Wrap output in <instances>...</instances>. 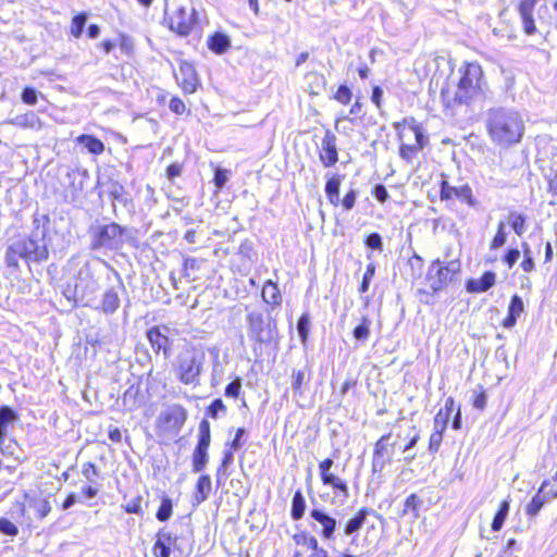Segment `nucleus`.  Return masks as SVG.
<instances>
[{"instance_id": "obj_1", "label": "nucleus", "mask_w": 557, "mask_h": 557, "mask_svg": "<svg viewBox=\"0 0 557 557\" xmlns=\"http://www.w3.org/2000/svg\"><path fill=\"white\" fill-rule=\"evenodd\" d=\"M486 127L493 143L510 147L521 141L524 122L521 114L511 108H493L487 112Z\"/></svg>"}, {"instance_id": "obj_2", "label": "nucleus", "mask_w": 557, "mask_h": 557, "mask_svg": "<svg viewBox=\"0 0 557 557\" xmlns=\"http://www.w3.org/2000/svg\"><path fill=\"white\" fill-rule=\"evenodd\" d=\"M134 228L122 226L107 219L95 220L87 231L89 249L92 251H116L134 239Z\"/></svg>"}, {"instance_id": "obj_3", "label": "nucleus", "mask_w": 557, "mask_h": 557, "mask_svg": "<svg viewBox=\"0 0 557 557\" xmlns=\"http://www.w3.org/2000/svg\"><path fill=\"white\" fill-rule=\"evenodd\" d=\"M460 78L455 90H442L447 106H469L483 91V70L478 63H467L459 70Z\"/></svg>"}, {"instance_id": "obj_4", "label": "nucleus", "mask_w": 557, "mask_h": 557, "mask_svg": "<svg viewBox=\"0 0 557 557\" xmlns=\"http://www.w3.org/2000/svg\"><path fill=\"white\" fill-rule=\"evenodd\" d=\"M206 363V352L201 346L185 345L171 362L175 379L184 384L197 386Z\"/></svg>"}, {"instance_id": "obj_5", "label": "nucleus", "mask_w": 557, "mask_h": 557, "mask_svg": "<svg viewBox=\"0 0 557 557\" xmlns=\"http://www.w3.org/2000/svg\"><path fill=\"white\" fill-rule=\"evenodd\" d=\"M246 322L248 337L255 343L253 352L256 357L261 356V351H258V349H260L262 345H274L277 347V321L270 313L264 315L260 311H251L247 314Z\"/></svg>"}, {"instance_id": "obj_6", "label": "nucleus", "mask_w": 557, "mask_h": 557, "mask_svg": "<svg viewBox=\"0 0 557 557\" xmlns=\"http://www.w3.org/2000/svg\"><path fill=\"white\" fill-rule=\"evenodd\" d=\"M98 261L108 271L106 275L108 285L100 298L98 300L96 299L91 308L109 317L117 312L122 304L121 294L126 295L127 290L119 271L106 260L99 259Z\"/></svg>"}, {"instance_id": "obj_7", "label": "nucleus", "mask_w": 557, "mask_h": 557, "mask_svg": "<svg viewBox=\"0 0 557 557\" xmlns=\"http://www.w3.org/2000/svg\"><path fill=\"white\" fill-rule=\"evenodd\" d=\"M164 22L170 30L186 37L197 22V11L189 0H172L171 3H165Z\"/></svg>"}, {"instance_id": "obj_8", "label": "nucleus", "mask_w": 557, "mask_h": 557, "mask_svg": "<svg viewBox=\"0 0 557 557\" xmlns=\"http://www.w3.org/2000/svg\"><path fill=\"white\" fill-rule=\"evenodd\" d=\"M460 272L461 262L458 258L448 261H442L440 258L434 259L430 263L425 275L432 294H438L457 281Z\"/></svg>"}, {"instance_id": "obj_9", "label": "nucleus", "mask_w": 557, "mask_h": 557, "mask_svg": "<svg viewBox=\"0 0 557 557\" xmlns=\"http://www.w3.org/2000/svg\"><path fill=\"white\" fill-rule=\"evenodd\" d=\"M49 222L50 220L48 215L35 218V230L32 232V235L26 239H21L22 245H24L27 248L25 252L27 264L29 262L41 263L48 260L49 250L47 247V243L45 240L47 235V227L45 223Z\"/></svg>"}, {"instance_id": "obj_10", "label": "nucleus", "mask_w": 557, "mask_h": 557, "mask_svg": "<svg viewBox=\"0 0 557 557\" xmlns=\"http://www.w3.org/2000/svg\"><path fill=\"white\" fill-rule=\"evenodd\" d=\"M101 275V269L90 262L84 263L78 270L76 281H79L81 302L84 306L91 307L96 301V292L99 288L98 278Z\"/></svg>"}, {"instance_id": "obj_11", "label": "nucleus", "mask_w": 557, "mask_h": 557, "mask_svg": "<svg viewBox=\"0 0 557 557\" xmlns=\"http://www.w3.org/2000/svg\"><path fill=\"white\" fill-rule=\"evenodd\" d=\"M198 441L191 456L193 472L199 473L209 462L208 449L211 443L210 423L202 419L198 428Z\"/></svg>"}, {"instance_id": "obj_12", "label": "nucleus", "mask_w": 557, "mask_h": 557, "mask_svg": "<svg viewBox=\"0 0 557 557\" xmlns=\"http://www.w3.org/2000/svg\"><path fill=\"white\" fill-rule=\"evenodd\" d=\"M392 433L382 435L374 444L372 456V472L381 473L387 463L392 462L395 443L391 442Z\"/></svg>"}, {"instance_id": "obj_13", "label": "nucleus", "mask_w": 557, "mask_h": 557, "mask_svg": "<svg viewBox=\"0 0 557 557\" xmlns=\"http://www.w3.org/2000/svg\"><path fill=\"white\" fill-rule=\"evenodd\" d=\"M333 466L334 460L332 458H325L319 463L321 481L323 485L331 486L336 496L342 497V500H345L349 496L348 485L344 480L331 471Z\"/></svg>"}, {"instance_id": "obj_14", "label": "nucleus", "mask_w": 557, "mask_h": 557, "mask_svg": "<svg viewBox=\"0 0 557 557\" xmlns=\"http://www.w3.org/2000/svg\"><path fill=\"white\" fill-rule=\"evenodd\" d=\"M170 329L166 325H154L147 330L146 337L154 354H163L165 359L172 355L173 341L169 337Z\"/></svg>"}, {"instance_id": "obj_15", "label": "nucleus", "mask_w": 557, "mask_h": 557, "mask_svg": "<svg viewBox=\"0 0 557 557\" xmlns=\"http://www.w3.org/2000/svg\"><path fill=\"white\" fill-rule=\"evenodd\" d=\"M310 517L321 525L320 535L326 540H333L338 522L335 517L331 516L324 509L313 508L310 511Z\"/></svg>"}, {"instance_id": "obj_16", "label": "nucleus", "mask_w": 557, "mask_h": 557, "mask_svg": "<svg viewBox=\"0 0 557 557\" xmlns=\"http://www.w3.org/2000/svg\"><path fill=\"white\" fill-rule=\"evenodd\" d=\"M336 140V136L327 129L321 141L319 152V158L325 168H331L338 161Z\"/></svg>"}, {"instance_id": "obj_17", "label": "nucleus", "mask_w": 557, "mask_h": 557, "mask_svg": "<svg viewBox=\"0 0 557 557\" xmlns=\"http://www.w3.org/2000/svg\"><path fill=\"white\" fill-rule=\"evenodd\" d=\"M440 194L442 200H449L453 197H456L461 201H466L469 206H474L475 203V200L472 195V189L468 185L455 187L449 185V183L446 180H443L441 182Z\"/></svg>"}, {"instance_id": "obj_18", "label": "nucleus", "mask_w": 557, "mask_h": 557, "mask_svg": "<svg viewBox=\"0 0 557 557\" xmlns=\"http://www.w3.org/2000/svg\"><path fill=\"white\" fill-rule=\"evenodd\" d=\"M66 177L71 199L75 200L84 190L85 184L89 180V172L86 169H71L66 172Z\"/></svg>"}, {"instance_id": "obj_19", "label": "nucleus", "mask_w": 557, "mask_h": 557, "mask_svg": "<svg viewBox=\"0 0 557 557\" xmlns=\"http://www.w3.org/2000/svg\"><path fill=\"white\" fill-rule=\"evenodd\" d=\"M374 510L371 508H361L357 511V513L350 518L343 528V533L346 536H351L350 546L355 545L356 543V535L361 530V528L364 525L367 518L369 515L373 513Z\"/></svg>"}, {"instance_id": "obj_20", "label": "nucleus", "mask_w": 557, "mask_h": 557, "mask_svg": "<svg viewBox=\"0 0 557 557\" xmlns=\"http://www.w3.org/2000/svg\"><path fill=\"white\" fill-rule=\"evenodd\" d=\"M178 540L180 537L176 535H173L165 529H161L157 534V541L153 546V554L156 557H169L172 546H175V543H177Z\"/></svg>"}, {"instance_id": "obj_21", "label": "nucleus", "mask_w": 557, "mask_h": 557, "mask_svg": "<svg viewBox=\"0 0 557 557\" xmlns=\"http://www.w3.org/2000/svg\"><path fill=\"white\" fill-rule=\"evenodd\" d=\"M496 283V274L493 271L484 272L480 278H470L466 282L468 293H484Z\"/></svg>"}, {"instance_id": "obj_22", "label": "nucleus", "mask_w": 557, "mask_h": 557, "mask_svg": "<svg viewBox=\"0 0 557 557\" xmlns=\"http://www.w3.org/2000/svg\"><path fill=\"white\" fill-rule=\"evenodd\" d=\"M523 311H524L523 300L519 295L515 294L510 298L507 317L504 319V321L502 323L503 326L505 329H512L516 325L518 318L521 315V313Z\"/></svg>"}, {"instance_id": "obj_23", "label": "nucleus", "mask_w": 557, "mask_h": 557, "mask_svg": "<svg viewBox=\"0 0 557 557\" xmlns=\"http://www.w3.org/2000/svg\"><path fill=\"white\" fill-rule=\"evenodd\" d=\"M26 247L22 245V240H16L13 244H11L5 251V264L9 268H13L15 270L20 269L18 261L20 259L24 260L26 262Z\"/></svg>"}, {"instance_id": "obj_24", "label": "nucleus", "mask_w": 557, "mask_h": 557, "mask_svg": "<svg viewBox=\"0 0 557 557\" xmlns=\"http://www.w3.org/2000/svg\"><path fill=\"white\" fill-rule=\"evenodd\" d=\"M212 481L209 474H201L196 483V490L193 497V505L198 506L205 503L211 493Z\"/></svg>"}, {"instance_id": "obj_25", "label": "nucleus", "mask_w": 557, "mask_h": 557, "mask_svg": "<svg viewBox=\"0 0 557 557\" xmlns=\"http://www.w3.org/2000/svg\"><path fill=\"white\" fill-rule=\"evenodd\" d=\"M454 409L455 399L449 396L445 399L444 407L438 410L434 418V429L445 431Z\"/></svg>"}, {"instance_id": "obj_26", "label": "nucleus", "mask_w": 557, "mask_h": 557, "mask_svg": "<svg viewBox=\"0 0 557 557\" xmlns=\"http://www.w3.org/2000/svg\"><path fill=\"white\" fill-rule=\"evenodd\" d=\"M547 485V482L544 481L539 490V492L532 497L530 503L525 507V513L529 517H536L544 505L549 500L547 494H544V490Z\"/></svg>"}, {"instance_id": "obj_27", "label": "nucleus", "mask_w": 557, "mask_h": 557, "mask_svg": "<svg viewBox=\"0 0 557 557\" xmlns=\"http://www.w3.org/2000/svg\"><path fill=\"white\" fill-rule=\"evenodd\" d=\"M207 45L208 48L215 54H223L230 49L231 39L226 34L222 32H215L208 38Z\"/></svg>"}, {"instance_id": "obj_28", "label": "nucleus", "mask_w": 557, "mask_h": 557, "mask_svg": "<svg viewBox=\"0 0 557 557\" xmlns=\"http://www.w3.org/2000/svg\"><path fill=\"white\" fill-rule=\"evenodd\" d=\"M342 175L334 174L325 183V196L330 203L333 205L334 207H337L341 202L339 188L342 184Z\"/></svg>"}, {"instance_id": "obj_29", "label": "nucleus", "mask_w": 557, "mask_h": 557, "mask_svg": "<svg viewBox=\"0 0 557 557\" xmlns=\"http://www.w3.org/2000/svg\"><path fill=\"white\" fill-rule=\"evenodd\" d=\"M305 82L307 84V90L309 91L310 95L318 96L326 87L325 76L318 72L307 73L305 76Z\"/></svg>"}, {"instance_id": "obj_30", "label": "nucleus", "mask_w": 557, "mask_h": 557, "mask_svg": "<svg viewBox=\"0 0 557 557\" xmlns=\"http://www.w3.org/2000/svg\"><path fill=\"white\" fill-rule=\"evenodd\" d=\"M76 141L95 156L103 153L106 148L103 141L94 135L82 134L76 138Z\"/></svg>"}, {"instance_id": "obj_31", "label": "nucleus", "mask_w": 557, "mask_h": 557, "mask_svg": "<svg viewBox=\"0 0 557 557\" xmlns=\"http://www.w3.org/2000/svg\"><path fill=\"white\" fill-rule=\"evenodd\" d=\"M0 451L4 456L14 458V460H21L22 449L20 444L14 437H9L8 434L0 437Z\"/></svg>"}, {"instance_id": "obj_32", "label": "nucleus", "mask_w": 557, "mask_h": 557, "mask_svg": "<svg viewBox=\"0 0 557 557\" xmlns=\"http://www.w3.org/2000/svg\"><path fill=\"white\" fill-rule=\"evenodd\" d=\"M424 505V500L418 494L412 493L404 502V509L401 511V517H405L409 513L412 515L414 519L420 517V511Z\"/></svg>"}, {"instance_id": "obj_33", "label": "nucleus", "mask_w": 557, "mask_h": 557, "mask_svg": "<svg viewBox=\"0 0 557 557\" xmlns=\"http://www.w3.org/2000/svg\"><path fill=\"white\" fill-rule=\"evenodd\" d=\"M371 319L368 315H362L360 322L354 327L352 336L358 344L364 345L368 342L371 334Z\"/></svg>"}, {"instance_id": "obj_34", "label": "nucleus", "mask_w": 557, "mask_h": 557, "mask_svg": "<svg viewBox=\"0 0 557 557\" xmlns=\"http://www.w3.org/2000/svg\"><path fill=\"white\" fill-rule=\"evenodd\" d=\"M509 509H510V499L506 498L500 503V505L493 518V521L491 524L492 531L498 532L502 530V528L508 517Z\"/></svg>"}, {"instance_id": "obj_35", "label": "nucleus", "mask_w": 557, "mask_h": 557, "mask_svg": "<svg viewBox=\"0 0 557 557\" xmlns=\"http://www.w3.org/2000/svg\"><path fill=\"white\" fill-rule=\"evenodd\" d=\"M263 300L272 306H278L282 301L280 289L272 281H267L262 288Z\"/></svg>"}, {"instance_id": "obj_36", "label": "nucleus", "mask_w": 557, "mask_h": 557, "mask_svg": "<svg viewBox=\"0 0 557 557\" xmlns=\"http://www.w3.org/2000/svg\"><path fill=\"white\" fill-rule=\"evenodd\" d=\"M181 73L184 76L183 82H182L183 89L189 94L196 91L197 78H196V72H195L194 67L187 63L182 64Z\"/></svg>"}, {"instance_id": "obj_37", "label": "nucleus", "mask_w": 557, "mask_h": 557, "mask_svg": "<svg viewBox=\"0 0 557 557\" xmlns=\"http://www.w3.org/2000/svg\"><path fill=\"white\" fill-rule=\"evenodd\" d=\"M306 511V499L300 490H297L294 493L293 499H292V508H290V517L293 520L298 521L300 520Z\"/></svg>"}, {"instance_id": "obj_38", "label": "nucleus", "mask_w": 557, "mask_h": 557, "mask_svg": "<svg viewBox=\"0 0 557 557\" xmlns=\"http://www.w3.org/2000/svg\"><path fill=\"white\" fill-rule=\"evenodd\" d=\"M108 194L113 201L127 206L131 199L126 197L125 187L117 181H112L108 187Z\"/></svg>"}, {"instance_id": "obj_39", "label": "nucleus", "mask_w": 557, "mask_h": 557, "mask_svg": "<svg viewBox=\"0 0 557 557\" xmlns=\"http://www.w3.org/2000/svg\"><path fill=\"white\" fill-rule=\"evenodd\" d=\"M508 223L518 236H522L527 231V215L517 211H510Z\"/></svg>"}, {"instance_id": "obj_40", "label": "nucleus", "mask_w": 557, "mask_h": 557, "mask_svg": "<svg viewBox=\"0 0 557 557\" xmlns=\"http://www.w3.org/2000/svg\"><path fill=\"white\" fill-rule=\"evenodd\" d=\"M407 437H408V443L403 448V453L407 454L405 456L404 460L409 463L416 458V454H411L410 451L420 440L419 430L414 425L411 426Z\"/></svg>"}, {"instance_id": "obj_41", "label": "nucleus", "mask_w": 557, "mask_h": 557, "mask_svg": "<svg viewBox=\"0 0 557 557\" xmlns=\"http://www.w3.org/2000/svg\"><path fill=\"white\" fill-rule=\"evenodd\" d=\"M407 264L410 269V276L413 281L422 276L424 260L416 251H413L412 256L408 259Z\"/></svg>"}, {"instance_id": "obj_42", "label": "nucleus", "mask_w": 557, "mask_h": 557, "mask_svg": "<svg viewBox=\"0 0 557 557\" xmlns=\"http://www.w3.org/2000/svg\"><path fill=\"white\" fill-rule=\"evenodd\" d=\"M311 318L308 311L304 312L297 321V332L301 344H306L309 337Z\"/></svg>"}, {"instance_id": "obj_43", "label": "nucleus", "mask_w": 557, "mask_h": 557, "mask_svg": "<svg viewBox=\"0 0 557 557\" xmlns=\"http://www.w3.org/2000/svg\"><path fill=\"white\" fill-rule=\"evenodd\" d=\"M29 506L39 519L46 518L51 511V504L47 498H32Z\"/></svg>"}, {"instance_id": "obj_44", "label": "nucleus", "mask_w": 557, "mask_h": 557, "mask_svg": "<svg viewBox=\"0 0 557 557\" xmlns=\"http://www.w3.org/2000/svg\"><path fill=\"white\" fill-rule=\"evenodd\" d=\"M521 249L523 255V260L520 263L521 269L527 273L533 272L535 270V262L530 245L527 242H522Z\"/></svg>"}, {"instance_id": "obj_45", "label": "nucleus", "mask_w": 557, "mask_h": 557, "mask_svg": "<svg viewBox=\"0 0 557 557\" xmlns=\"http://www.w3.org/2000/svg\"><path fill=\"white\" fill-rule=\"evenodd\" d=\"M87 20H88V13H86V12H81L73 16L72 23H71V34L75 38L82 37Z\"/></svg>"}, {"instance_id": "obj_46", "label": "nucleus", "mask_w": 557, "mask_h": 557, "mask_svg": "<svg viewBox=\"0 0 557 557\" xmlns=\"http://www.w3.org/2000/svg\"><path fill=\"white\" fill-rule=\"evenodd\" d=\"M310 379H306V372L305 370H294L292 374V389L294 391L295 395L302 396L304 395V388L302 385L307 382H309Z\"/></svg>"}, {"instance_id": "obj_47", "label": "nucleus", "mask_w": 557, "mask_h": 557, "mask_svg": "<svg viewBox=\"0 0 557 557\" xmlns=\"http://www.w3.org/2000/svg\"><path fill=\"white\" fill-rule=\"evenodd\" d=\"M172 511H173L172 499L169 498L168 496H164L161 500L159 508H158L156 518L161 522L168 521L172 516Z\"/></svg>"}, {"instance_id": "obj_48", "label": "nucleus", "mask_w": 557, "mask_h": 557, "mask_svg": "<svg viewBox=\"0 0 557 557\" xmlns=\"http://www.w3.org/2000/svg\"><path fill=\"white\" fill-rule=\"evenodd\" d=\"M79 281H77L75 284H71V283H67L63 290H62V294L63 296L69 300V301H72L74 304V307L81 302V292H79Z\"/></svg>"}, {"instance_id": "obj_49", "label": "nucleus", "mask_w": 557, "mask_h": 557, "mask_svg": "<svg viewBox=\"0 0 557 557\" xmlns=\"http://www.w3.org/2000/svg\"><path fill=\"white\" fill-rule=\"evenodd\" d=\"M226 406L221 398H215L206 409V416L218 419L220 414H226Z\"/></svg>"}, {"instance_id": "obj_50", "label": "nucleus", "mask_w": 557, "mask_h": 557, "mask_svg": "<svg viewBox=\"0 0 557 557\" xmlns=\"http://www.w3.org/2000/svg\"><path fill=\"white\" fill-rule=\"evenodd\" d=\"M507 242V233H506V224L500 221L497 225V231L495 236L493 237L490 248L492 250L498 249L503 247Z\"/></svg>"}, {"instance_id": "obj_51", "label": "nucleus", "mask_w": 557, "mask_h": 557, "mask_svg": "<svg viewBox=\"0 0 557 557\" xmlns=\"http://www.w3.org/2000/svg\"><path fill=\"white\" fill-rule=\"evenodd\" d=\"M294 542L297 545L308 546L310 549H317L318 540L313 535H309L307 532H299L293 536Z\"/></svg>"}, {"instance_id": "obj_52", "label": "nucleus", "mask_w": 557, "mask_h": 557, "mask_svg": "<svg viewBox=\"0 0 557 557\" xmlns=\"http://www.w3.org/2000/svg\"><path fill=\"white\" fill-rule=\"evenodd\" d=\"M363 243H364V246L367 248L371 249V250H375V251L382 252L383 249H384L383 238L376 232H373V233L369 234L364 238Z\"/></svg>"}, {"instance_id": "obj_53", "label": "nucleus", "mask_w": 557, "mask_h": 557, "mask_svg": "<svg viewBox=\"0 0 557 557\" xmlns=\"http://www.w3.org/2000/svg\"><path fill=\"white\" fill-rule=\"evenodd\" d=\"M116 46H119L122 53H124L127 57H132L134 53V40L131 36L126 34H120L119 35V42H116Z\"/></svg>"}, {"instance_id": "obj_54", "label": "nucleus", "mask_w": 557, "mask_h": 557, "mask_svg": "<svg viewBox=\"0 0 557 557\" xmlns=\"http://www.w3.org/2000/svg\"><path fill=\"white\" fill-rule=\"evenodd\" d=\"M82 474L89 483L98 484L99 471L95 463H84L82 467Z\"/></svg>"}, {"instance_id": "obj_55", "label": "nucleus", "mask_w": 557, "mask_h": 557, "mask_svg": "<svg viewBox=\"0 0 557 557\" xmlns=\"http://www.w3.org/2000/svg\"><path fill=\"white\" fill-rule=\"evenodd\" d=\"M444 432L445 431L434 429V431L430 435V440H429L430 454H435L438 451L442 441H443Z\"/></svg>"}, {"instance_id": "obj_56", "label": "nucleus", "mask_w": 557, "mask_h": 557, "mask_svg": "<svg viewBox=\"0 0 557 557\" xmlns=\"http://www.w3.org/2000/svg\"><path fill=\"white\" fill-rule=\"evenodd\" d=\"M521 256V251L518 248H508L502 258V261L509 268L512 269Z\"/></svg>"}, {"instance_id": "obj_57", "label": "nucleus", "mask_w": 557, "mask_h": 557, "mask_svg": "<svg viewBox=\"0 0 557 557\" xmlns=\"http://www.w3.org/2000/svg\"><path fill=\"white\" fill-rule=\"evenodd\" d=\"M358 197V191L355 188H350L344 196L343 199H341L339 205H342L343 209L345 211H350L355 205Z\"/></svg>"}, {"instance_id": "obj_58", "label": "nucleus", "mask_w": 557, "mask_h": 557, "mask_svg": "<svg viewBox=\"0 0 557 557\" xmlns=\"http://www.w3.org/2000/svg\"><path fill=\"white\" fill-rule=\"evenodd\" d=\"M242 391V379L239 376L235 377L231 383H228L225 387L224 395L230 398H237Z\"/></svg>"}, {"instance_id": "obj_59", "label": "nucleus", "mask_w": 557, "mask_h": 557, "mask_svg": "<svg viewBox=\"0 0 557 557\" xmlns=\"http://www.w3.org/2000/svg\"><path fill=\"white\" fill-rule=\"evenodd\" d=\"M228 174L230 171L222 168H216L214 170L213 183L219 190L222 189L227 183Z\"/></svg>"}, {"instance_id": "obj_60", "label": "nucleus", "mask_w": 557, "mask_h": 557, "mask_svg": "<svg viewBox=\"0 0 557 557\" xmlns=\"http://www.w3.org/2000/svg\"><path fill=\"white\" fill-rule=\"evenodd\" d=\"M0 533L8 536H15L18 534V528L9 519L0 518Z\"/></svg>"}, {"instance_id": "obj_61", "label": "nucleus", "mask_w": 557, "mask_h": 557, "mask_svg": "<svg viewBox=\"0 0 557 557\" xmlns=\"http://www.w3.org/2000/svg\"><path fill=\"white\" fill-rule=\"evenodd\" d=\"M351 97L352 92L346 84H342L334 96V98L342 104H348L351 100Z\"/></svg>"}, {"instance_id": "obj_62", "label": "nucleus", "mask_w": 557, "mask_h": 557, "mask_svg": "<svg viewBox=\"0 0 557 557\" xmlns=\"http://www.w3.org/2000/svg\"><path fill=\"white\" fill-rule=\"evenodd\" d=\"M21 99L24 103L34 106L38 100V91L35 88L27 86L22 90Z\"/></svg>"}, {"instance_id": "obj_63", "label": "nucleus", "mask_w": 557, "mask_h": 557, "mask_svg": "<svg viewBox=\"0 0 557 557\" xmlns=\"http://www.w3.org/2000/svg\"><path fill=\"white\" fill-rule=\"evenodd\" d=\"M141 502H143V497L138 495V496L132 498L128 503L123 504L122 507L128 513L140 515L141 513Z\"/></svg>"}, {"instance_id": "obj_64", "label": "nucleus", "mask_w": 557, "mask_h": 557, "mask_svg": "<svg viewBox=\"0 0 557 557\" xmlns=\"http://www.w3.org/2000/svg\"><path fill=\"white\" fill-rule=\"evenodd\" d=\"M545 180L548 185L547 191L553 196H557V169H552L549 173L545 174Z\"/></svg>"}]
</instances>
